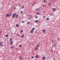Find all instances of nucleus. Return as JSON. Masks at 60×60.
I'll return each instance as SVG.
<instances>
[{
	"instance_id": "obj_1",
	"label": "nucleus",
	"mask_w": 60,
	"mask_h": 60,
	"mask_svg": "<svg viewBox=\"0 0 60 60\" xmlns=\"http://www.w3.org/2000/svg\"><path fill=\"white\" fill-rule=\"evenodd\" d=\"M35 23H38V22H39V21L37 20H35Z\"/></svg>"
},
{
	"instance_id": "obj_2",
	"label": "nucleus",
	"mask_w": 60,
	"mask_h": 60,
	"mask_svg": "<svg viewBox=\"0 0 60 60\" xmlns=\"http://www.w3.org/2000/svg\"><path fill=\"white\" fill-rule=\"evenodd\" d=\"M12 43H13V41H11V42L10 45H11L12 44Z\"/></svg>"
},
{
	"instance_id": "obj_3",
	"label": "nucleus",
	"mask_w": 60,
	"mask_h": 60,
	"mask_svg": "<svg viewBox=\"0 0 60 60\" xmlns=\"http://www.w3.org/2000/svg\"><path fill=\"white\" fill-rule=\"evenodd\" d=\"M6 16H7V17H9L10 16V15L9 14H7L6 15Z\"/></svg>"
},
{
	"instance_id": "obj_4",
	"label": "nucleus",
	"mask_w": 60,
	"mask_h": 60,
	"mask_svg": "<svg viewBox=\"0 0 60 60\" xmlns=\"http://www.w3.org/2000/svg\"><path fill=\"white\" fill-rule=\"evenodd\" d=\"M0 45H1V46H2V47L3 46V44H2L1 42H0Z\"/></svg>"
},
{
	"instance_id": "obj_5",
	"label": "nucleus",
	"mask_w": 60,
	"mask_h": 60,
	"mask_svg": "<svg viewBox=\"0 0 60 60\" xmlns=\"http://www.w3.org/2000/svg\"><path fill=\"white\" fill-rule=\"evenodd\" d=\"M52 10L53 11H55L56 9L55 8H53Z\"/></svg>"
},
{
	"instance_id": "obj_6",
	"label": "nucleus",
	"mask_w": 60,
	"mask_h": 60,
	"mask_svg": "<svg viewBox=\"0 0 60 60\" xmlns=\"http://www.w3.org/2000/svg\"><path fill=\"white\" fill-rule=\"evenodd\" d=\"M30 23V22L29 21L27 23V25H28H28H29Z\"/></svg>"
},
{
	"instance_id": "obj_7",
	"label": "nucleus",
	"mask_w": 60,
	"mask_h": 60,
	"mask_svg": "<svg viewBox=\"0 0 60 60\" xmlns=\"http://www.w3.org/2000/svg\"><path fill=\"white\" fill-rule=\"evenodd\" d=\"M45 31H46L45 30V29L43 30V32L44 33H45Z\"/></svg>"
},
{
	"instance_id": "obj_8",
	"label": "nucleus",
	"mask_w": 60,
	"mask_h": 60,
	"mask_svg": "<svg viewBox=\"0 0 60 60\" xmlns=\"http://www.w3.org/2000/svg\"><path fill=\"white\" fill-rule=\"evenodd\" d=\"M15 17V16L14 15H12V17L13 18H14Z\"/></svg>"
},
{
	"instance_id": "obj_9",
	"label": "nucleus",
	"mask_w": 60,
	"mask_h": 60,
	"mask_svg": "<svg viewBox=\"0 0 60 60\" xmlns=\"http://www.w3.org/2000/svg\"><path fill=\"white\" fill-rule=\"evenodd\" d=\"M16 26L17 27H18L19 26V25L18 24H16Z\"/></svg>"
},
{
	"instance_id": "obj_10",
	"label": "nucleus",
	"mask_w": 60,
	"mask_h": 60,
	"mask_svg": "<svg viewBox=\"0 0 60 60\" xmlns=\"http://www.w3.org/2000/svg\"><path fill=\"white\" fill-rule=\"evenodd\" d=\"M42 59H43V60H44L45 59V57L44 56L42 57Z\"/></svg>"
},
{
	"instance_id": "obj_11",
	"label": "nucleus",
	"mask_w": 60,
	"mask_h": 60,
	"mask_svg": "<svg viewBox=\"0 0 60 60\" xmlns=\"http://www.w3.org/2000/svg\"><path fill=\"white\" fill-rule=\"evenodd\" d=\"M40 10V8H38L36 9V11H38V10Z\"/></svg>"
},
{
	"instance_id": "obj_12",
	"label": "nucleus",
	"mask_w": 60,
	"mask_h": 60,
	"mask_svg": "<svg viewBox=\"0 0 60 60\" xmlns=\"http://www.w3.org/2000/svg\"><path fill=\"white\" fill-rule=\"evenodd\" d=\"M13 15H14V16H16V15H17V14L16 13H15L13 14Z\"/></svg>"
},
{
	"instance_id": "obj_13",
	"label": "nucleus",
	"mask_w": 60,
	"mask_h": 60,
	"mask_svg": "<svg viewBox=\"0 0 60 60\" xmlns=\"http://www.w3.org/2000/svg\"><path fill=\"white\" fill-rule=\"evenodd\" d=\"M19 58L20 60H22V58L21 57H19Z\"/></svg>"
},
{
	"instance_id": "obj_14",
	"label": "nucleus",
	"mask_w": 60,
	"mask_h": 60,
	"mask_svg": "<svg viewBox=\"0 0 60 60\" xmlns=\"http://www.w3.org/2000/svg\"><path fill=\"white\" fill-rule=\"evenodd\" d=\"M36 13L37 14H38V15H39L40 14V13L39 12H37Z\"/></svg>"
},
{
	"instance_id": "obj_15",
	"label": "nucleus",
	"mask_w": 60,
	"mask_h": 60,
	"mask_svg": "<svg viewBox=\"0 0 60 60\" xmlns=\"http://www.w3.org/2000/svg\"><path fill=\"white\" fill-rule=\"evenodd\" d=\"M32 30L33 31H34V29H35V28H32Z\"/></svg>"
},
{
	"instance_id": "obj_16",
	"label": "nucleus",
	"mask_w": 60,
	"mask_h": 60,
	"mask_svg": "<svg viewBox=\"0 0 60 60\" xmlns=\"http://www.w3.org/2000/svg\"><path fill=\"white\" fill-rule=\"evenodd\" d=\"M33 30H31V31L30 32H31V33H33Z\"/></svg>"
},
{
	"instance_id": "obj_17",
	"label": "nucleus",
	"mask_w": 60,
	"mask_h": 60,
	"mask_svg": "<svg viewBox=\"0 0 60 60\" xmlns=\"http://www.w3.org/2000/svg\"><path fill=\"white\" fill-rule=\"evenodd\" d=\"M35 18H36V19H37V18H38V17H37V15H35Z\"/></svg>"
},
{
	"instance_id": "obj_18",
	"label": "nucleus",
	"mask_w": 60,
	"mask_h": 60,
	"mask_svg": "<svg viewBox=\"0 0 60 60\" xmlns=\"http://www.w3.org/2000/svg\"><path fill=\"white\" fill-rule=\"evenodd\" d=\"M23 11H21L20 12L21 14H23Z\"/></svg>"
},
{
	"instance_id": "obj_19",
	"label": "nucleus",
	"mask_w": 60,
	"mask_h": 60,
	"mask_svg": "<svg viewBox=\"0 0 60 60\" xmlns=\"http://www.w3.org/2000/svg\"><path fill=\"white\" fill-rule=\"evenodd\" d=\"M39 56L38 55H37L36 56V58H38V57Z\"/></svg>"
},
{
	"instance_id": "obj_20",
	"label": "nucleus",
	"mask_w": 60,
	"mask_h": 60,
	"mask_svg": "<svg viewBox=\"0 0 60 60\" xmlns=\"http://www.w3.org/2000/svg\"><path fill=\"white\" fill-rule=\"evenodd\" d=\"M15 17L16 18H18V17H19V15H17L15 16Z\"/></svg>"
},
{
	"instance_id": "obj_21",
	"label": "nucleus",
	"mask_w": 60,
	"mask_h": 60,
	"mask_svg": "<svg viewBox=\"0 0 60 60\" xmlns=\"http://www.w3.org/2000/svg\"><path fill=\"white\" fill-rule=\"evenodd\" d=\"M35 50H38V48H36L35 49Z\"/></svg>"
},
{
	"instance_id": "obj_22",
	"label": "nucleus",
	"mask_w": 60,
	"mask_h": 60,
	"mask_svg": "<svg viewBox=\"0 0 60 60\" xmlns=\"http://www.w3.org/2000/svg\"><path fill=\"white\" fill-rule=\"evenodd\" d=\"M46 20H49V18H47L46 19Z\"/></svg>"
},
{
	"instance_id": "obj_23",
	"label": "nucleus",
	"mask_w": 60,
	"mask_h": 60,
	"mask_svg": "<svg viewBox=\"0 0 60 60\" xmlns=\"http://www.w3.org/2000/svg\"><path fill=\"white\" fill-rule=\"evenodd\" d=\"M22 46V45H19V47H21Z\"/></svg>"
},
{
	"instance_id": "obj_24",
	"label": "nucleus",
	"mask_w": 60,
	"mask_h": 60,
	"mask_svg": "<svg viewBox=\"0 0 60 60\" xmlns=\"http://www.w3.org/2000/svg\"><path fill=\"white\" fill-rule=\"evenodd\" d=\"M11 48H12V49H13V48H14V47L13 46H11Z\"/></svg>"
},
{
	"instance_id": "obj_25",
	"label": "nucleus",
	"mask_w": 60,
	"mask_h": 60,
	"mask_svg": "<svg viewBox=\"0 0 60 60\" xmlns=\"http://www.w3.org/2000/svg\"><path fill=\"white\" fill-rule=\"evenodd\" d=\"M21 38H23V37H24V35H22V37H21Z\"/></svg>"
},
{
	"instance_id": "obj_26",
	"label": "nucleus",
	"mask_w": 60,
	"mask_h": 60,
	"mask_svg": "<svg viewBox=\"0 0 60 60\" xmlns=\"http://www.w3.org/2000/svg\"><path fill=\"white\" fill-rule=\"evenodd\" d=\"M51 4L50 3H49V4H48V5L49 6Z\"/></svg>"
},
{
	"instance_id": "obj_27",
	"label": "nucleus",
	"mask_w": 60,
	"mask_h": 60,
	"mask_svg": "<svg viewBox=\"0 0 60 60\" xmlns=\"http://www.w3.org/2000/svg\"><path fill=\"white\" fill-rule=\"evenodd\" d=\"M10 41H12V39L11 38H10Z\"/></svg>"
},
{
	"instance_id": "obj_28",
	"label": "nucleus",
	"mask_w": 60,
	"mask_h": 60,
	"mask_svg": "<svg viewBox=\"0 0 60 60\" xmlns=\"http://www.w3.org/2000/svg\"><path fill=\"white\" fill-rule=\"evenodd\" d=\"M56 44V43L55 42H54V45H55Z\"/></svg>"
},
{
	"instance_id": "obj_29",
	"label": "nucleus",
	"mask_w": 60,
	"mask_h": 60,
	"mask_svg": "<svg viewBox=\"0 0 60 60\" xmlns=\"http://www.w3.org/2000/svg\"><path fill=\"white\" fill-rule=\"evenodd\" d=\"M34 4H36V2H35L34 3Z\"/></svg>"
},
{
	"instance_id": "obj_30",
	"label": "nucleus",
	"mask_w": 60,
	"mask_h": 60,
	"mask_svg": "<svg viewBox=\"0 0 60 60\" xmlns=\"http://www.w3.org/2000/svg\"><path fill=\"white\" fill-rule=\"evenodd\" d=\"M23 32V30H22L21 31V33H22V32Z\"/></svg>"
},
{
	"instance_id": "obj_31",
	"label": "nucleus",
	"mask_w": 60,
	"mask_h": 60,
	"mask_svg": "<svg viewBox=\"0 0 60 60\" xmlns=\"http://www.w3.org/2000/svg\"><path fill=\"white\" fill-rule=\"evenodd\" d=\"M44 3H45L46 2V1L45 0H44Z\"/></svg>"
},
{
	"instance_id": "obj_32",
	"label": "nucleus",
	"mask_w": 60,
	"mask_h": 60,
	"mask_svg": "<svg viewBox=\"0 0 60 60\" xmlns=\"http://www.w3.org/2000/svg\"><path fill=\"white\" fill-rule=\"evenodd\" d=\"M43 6H44V7H45V4L43 5Z\"/></svg>"
},
{
	"instance_id": "obj_33",
	"label": "nucleus",
	"mask_w": 60,
	"mask_h": 60,
	"mask_svg": "<svg viewBox=\"0 0 60 60\" xmlns=\"http://www.w3.org/2000/svg\"><path fill=\"white\" fill-rule=\"evenodd\" d=\"M13 9H14V10H15V9H16V8H13Z\"/></svg>"
},
{
	"instance_id": "obj_34",
	"label": "nucleus",
	"mask_w": 60,
	"mask_h": 60,
	"mask_svg": "<svg viewBox=\"0 0 60 60\" xmlns=\"http://www.w3.org/2000/svg\"><path fill=\"white\" fill-rule=\"evenodd\" d=\"M24 21H22V22H23V23H24Z\"/></svg>"
},
{
	"instance_id": "obj_35",
	"label": "nucleus",
	"mask_w": 60,
	"mask_h": 60,
	"mask_svg": "<svg viewBox=\"0 0 60 60\" xmlns=\"http://www.w3.org/2000/svg\"><path fill=\"white\" fill-rule=\"evenodd\" d=\"M6 37H8V35H6Z\"/></svg>"
},
{
	"instance_id": "obj_36",
	"label": "nucleus",
	"mask_w": 60,
	"mask_h": 60,
	"mask_svg": "<svg viewBox=\"0 0 60 60\" xmlns=\"http://www.w3.org/2000/svg\"><path fill=\"white\" fill-rule=\"evenodd\" d=\"M39 44H38L37 46V47H38V46H39Z\"/></svg>"
},
{
	"instance_id": "obj_37",
	"label": "nucleus",
	"mask_w": 60,
	"mask_h": 60,
	"mask_svg": "<svg viewBox=\"0 0 60 60\" xmlns=\"http://www.w3.org/2000/svg\"><path fill=\"white\" fill-rule=\"evenodd\" d=\"M11 13H10L9 14L11 16Z\"/></svg>"
},
{
	"instance_id": "obj_38",
	"label": "nucleus",
	"mask_w": 60,
	"mask_h": 60,
	"mask_svg": "<svg viewBox=\"0 0 60 60\" xmlns=\"http://www.w3.org/2000/svg\"><path fill=\"white\" fill-rule=\"evenodd\" d=\"M56 45H54L53 46L54 47H55V46H55Z\"/></svg>"
},
{
	"instance_id": "obj_39",
	"label": "nucleus",
	"mask_w": 60,
	"mask_h": 60,
	"mask_svg": "<svg viewBox=\"0 0 60 60\" xmlns=\"http://www.w3.org/2000/svg\"><path fill=\"white\" fill-rule=\"evenodd\" d=\"M30 17H32V15H30Z\"/></svg>"
},
{
	"instance_id": "obj_40",
	"label": "nucleus",
	"mask_w": 60,
	"mask_h": 60,
	"mask_svg": "<svg viewBox=\"0 0 60 60\" xmlns=\"http://www.w3.org/2000/svg\"><path fill=\"white\" fill-rule=\"evenodd\" d=\"M43 13H45V12H46V11H43Z\"/></svg>"
},
{
	"instance_id": "obj_41",
	"label": "nucleus",
	"mask_w": 60,
	"mask_h": 60,
	"mask_svg": "<svg viewBox=\"0 0 60 60\" xmlns=\"http://www.w3.org/2000/svg\"><path fill=\"white\" fill-rule=\"evenodd\" d=\"M51 52H53V50H51Z\"/></svg>"
},
{
	"instance_id": "obj_42",
	"label": "nucleus",
	"mask_w": 60,
	"mask_h": 60,
	"mask_svg": "<svg viewBox=\"0 0 60 60\" xmlns=\"http://www.w3.org/2000/svg\"><path fill=\"white\" fill-rule=\"evenodd\" d=\"M33 6H34V3L33 4Z\"/></svg>"
},
{
	"instance_id": "obj_43",
	"label": "nucleus",
	"mask_w": 60,
	"mask_h": 60,
	"mask_svg": "<svg viewBox=\"0 0 60 60\" xmlns=\"http://www.w3.org/2000/svg\"><path fill=\"white\" fill-rule=\"evenodd\" d=\"M24 8V6H23V7H22L21 8Z\"/></svg>"
},
{
	"instance_id": "obj_44",
	"label": "nucleus",
	"mask_w": 60,
	"mask_h": 60,
	"mask_svg": "<svg viewBox=\"0 0 60 60\" xmlns=\"http://www.w3.org/2000/svg\"><path fill=\"white\" fill-rule=\"evenodd\" d=\"M57 40H59V38H57Z\"/></svg>"
},
{
	"instance_id": "obj_45",
	"label": "nucleus",
	"mask_w": 60,
	"mask_h": 60,
	"mask_svg": "<svg viewBox=\"0 0 60 60\" xmlns=\"http://www.w3.org/2000/svg\"><path fill=\"white\" fill-rule=\"evenodd\" d=\"M32 58H34V57H33V56H32Z\"/></svg>"
},
{
	"instance_id": "obj_46",
	"label": "nucleus",
	"mask_w": 60,
	"mask_h": 60,
	"mask_svg": "<svg viewBox=\"0 0 60 60\" xmlns=\"http://www.w3.org/2000/svg\"><path fill=\"white\" fill-rule=\"evenodd\" d=\"M53 60H55V58H53Z\"/></svg>"
},
{
	"instance_id": "obj_47",
	"label": "nucleus",
	"mask_w": 60,
	"mask_h": 60,
	"mask_svg": "<svg viewBox=\"0 0 60 60\" xmlns=\"http://www.w3.org/2000/svg\"><path fill=\"white\" fill-rule=\"evenodd\" d=\"M29 19H31V18H29Z\"/></svg>"
},
{
	"instance_id": "obj_48",
	"label": "nucleus",
	"mask_w": 60,
	"mask_h": 60,
	"mask_svg": "<svg viewBox=\"0 0 60 60\" xmlns=\"http://www.w3.org/2000/svg\"><path fill=\"white\" fill-rule=\"evenodd\" d=\"M43 18H45V16H43Z\"/></svg>"
},
{
	"instance_id": "obj_49",
	"label": "nucleus",
	"mask_w": 60,
	"mask_h": 60,
	"mask_svg": "<svg viewBox=\"0 0 60 60\" xmlns=\"http://www.w3.org/2000/svg\"><path fill=\"white\" fill-rule=\"evenodd\" d=\"M17 35H18V36H20V35H18V34H17Z\"/></svg>"
},
{
	"instance_id": "obj_50",
	"label": "nucleus",
	"mask_w": 60,
	"mask_h": 60,
	"mask_svg": "<svg viewBox=\"0 0 60 60\" xmlns=\"http://www.w3.org/2000/svg\"><path fill=\"white\" fill-rule=\"evenodd\" d=\"M11 60H13V59H11Z\"/></svg>"
},
{
	"instance_id": "obj_51",
	"label": "nucleus",
	"mask_w": 60,
	"mask_h": 60,
	"mask_svg": "<svg viewBox=\"0 0 60 60\" xmlns=\"http://www.w3.org/2000/svg\"><path fill=\"white\" fill-rule=\"evenodd\" d=\"M16 49H18V48H16Z\"/></svg>"
},
{
	"instance_id": "obj_52",
	"label": "nucleus",
	"mask_w": 60,
	"mask_h": 60,
	"mask_svg": "<svg viewBox=\"0 0 60 60\" xmlns=\"http://www.w3.org/2000/svg\"><path fill=\"white\" fill-rule=\"evenodd\" d=\"M2 43H4V42H2Z\"/></svg>"
},
{
	"instance_id": "obj_53",
	"label": "nucleus",
	"mask_w": 60,
	"mask_h": 60,
	"mask_svg": "<svg viewBox=\"0 0 60 60\" xmlns=\"http://www.w3.org/2000/svg\"><path fill=\"white\" fill-rule=\"evenodd\" d=\"M0 34H1V31L0 32Z\"/></svg>"
},
{
	"instance_id": "obj_54",
	"label": "nucleus",
	"mask_w": 60,
	"mask_h": 60,
	"mask_svg": "<svg viewBox=\"0 0 60 60\" xmlns=\"http://www.w3.org/2000/svg\"><path fill=\"white\" fill-rule=\"evenodd\" d=\"M22 9H24V8H22Z\"/></svg>"
},
{
	"instance_id": "obj_55",
	"label": "nucleus",
	"mask_w": 60,
	"mask_h": 60,
	"mask_svg": "<svg viewBox=\"0 0 60 60\" xmlns=\"http://www.w3.org/2000/svg\"><path fill=\"white\" fill-rule=\"evenodd\" d=\"M52 42H53V40H52Z\"/></svg>"
},
{
	"instance_id": "obj_56",
	"label": "nucleus",
	"mask_w": 60,
	"mask_h": 60,
	"mask_svg": "<svg viewBox=\"0 0 60 60\" xmlns=\"http://www.w3.org/2000/svg\"><path fill=\"white\" fill-rule=\"evenodd\" d=\"M11 34H12V33H11Z\"/></svg>"
},
{
	"instance_id": "obj_57",
	"label": "nucleus",
	"mask_w": 60,
	"mask_h": 60,
	"mask_svg": "<svg viewBox=\"0 0 60 60\" xmlns=\"http://www.w3.org/2000/svg\"><path fill=\"white\" fill-rule=\"evenodd\" d=\"M11 34H12V33H11Z\"/></svg>"
},
{
	"instance_id": "obj_58",
	"label": "nucleus",
	"mask_w": 60,
	"mask_h": 60,
	"mask_svg": "<svg viewBox=\"0 0 60 60\" xmlns=\"http://www.w3.org/2000/svg\"><path fill=\"white\" fill-rule=\"evenodd\" d=\"M0 1H1V0H0Z\"/></svg>"
},
{
	"instance_id": "obj_59",
	"label": "nucleus",
	"mask_w": 60,
	"mask_h": 60,
	"mask_svg": "<svg viewBox=\"0 0 60 60\" xmlns=\"http://www.w3.org/2000/svg\"><path fill=\"white\" fill-rule=\"evenodd\" d=\"M39 8H40V7H39Z\"/></svg>"
}]
</instances>
